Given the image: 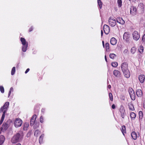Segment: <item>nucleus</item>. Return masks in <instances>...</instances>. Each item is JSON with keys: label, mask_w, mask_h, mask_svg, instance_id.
<instances>
[{"label": "nucleus", "mask_w": 145, "mask_h": 145, "mask_svg": "<svg viewBox=\"0 0 145 145\" xmlns=\"http://www.w3.org/2000/svg\"><path fill=\"white\" fill-rule=\"evenodd\" d=\"M24 137V134L22 132H20L14 135L12 138L11 141L13 144H15L20 142L23 139Z\"/></svg>", "instance_id": "1"}, {"label": "nucleus", "mask_w": 145, "mask_h": 145, "mask_svg": "<svg viewBox=\"0 0 145 145\" xmlns=\"http://www.w3.org/2000/svg\"><path fill=\"white\" fill-rule=\"evenodd\" d=\"M123 39L126 42L129 43L131 39L129 33L128 32H125L123 35Z\"/></svg>", "instance_id": "2"}, {"label": "nucleus", "mask_w": 145, "mask_h": 145, "mask_svg": "<svg viewBox=\"0 0 145 145\" xmlns=\"http://www.w3.org/2000/svg\"><path fill=\"white\" fill-rule=\"evenodd\" d=\"M128 91L131 99L133 101L135 100V99L136 96L133 89L131 87L129 88Z\"/></svg>", "instance_id": "3"}, {"label": "nucleus", "mask_w": 145, "mask_h": 145, "mask_svg": "<svg viewBox=\"0 0 145 145\" xmlns=\"http://www.w3.org/2000/svg\"><path fill=\"white\" fill-rule=\"evenodd\" d=\"M22 123V121L21 119L19 118H16L14 122V125L16 127H20Z\"/></svg>", "instance_id": "4"}, {"label": "nucleus", "mask_w": 145, "mask_h": 145, "mask_svg": "<svg viewBox=\"0 0 145 145\" xmlns=\"http://www.w3.org/2000/svg\"><path fill=\"white\" fill-rule=\"evenodd\" d=\"M132 36L134 40L137 41L140 37V34L138 32L135 31L132 33Z\"/></svg>", "instance_id": "5"}, {"label": "nucleus", "mask_w": 145, "mask_h": 145, "mask_svg": "<svg viewBox=\"0 0 145 145\" xmlns=\"http://www.w3.org/2000/svg\"><path fill=\"white\" fill-rule=\"evenodd\" d=\"M119 111L121 117L122 118L124 119L125 116L126 112L123 106H121L120 107L119 109Z\"/></svg>", "instance_id": "6"}, {"label": "nucleus", "mask_w": 145, "mask_h": 145, "mask_svg": "<svg viewBox=\"0 0 145 145\" xmlns=\"http://www.w3.org/2000/svg\"><path fill=\"white\" fill-rule=\"evenodd\" d=\"M108 22L110 25L112 27L114 26L116 24L115 20L112 17H109L108 19Z\"/></svg>", "instance_id": "7"}, {"label": "nucleus", "mask_w": 145, "mask_h": 145, "mask_svg": "<svg viewBox=\"0 0 145 145\" xmlns=\"http://www.w3.org/2000/svg\"><path fill=\"white\" fill-rule=\"evenodd\" d=\"M9 104V103L8 102H6L3 107H2L0 108V112H2V111H5L7 112V109L8 108Z\"/></svg>", "instance_id": "8"}, {"label": "nucleus", "mask_w": 145, "mask_h": 145, "mask_svg": "<svg viewBox=\"0 0 145 145\" xmlns=\"http://www.w3.org/2000/svg\"><path fill=\"white\" fill-rule=\"evenodd\" d=\"M121 67L122 71L128 69V64L126 62L122 63Z\"/></svg>", "instance_id": "9"}, {"label": "nucleus", "mask_w": 145, "mask_h": 145, "mask_svg": "<svg viewBox=\"0 0 145 145\" xmlns=\"http://www.w3.org/2000/svg\"><path fill=\"white\" fill-rule=\"evenodd\" d=\"M104 33L106 35L108 34L110 32V28L107 25L105 24L103 26Z\"/></svg>", "instance_id": "10"}, {"label": "nucleus", "mask_w": 145, "mask_h": 145, "mask_svg": "<svg viewBox=\"0 0 145 145\" xmlns=\"http://www.w3.org/2000/svg\"><path fill=\"white\" fill-rule=\"evenodd\" d=\"M124 76L126 78H129L130 76V72L129 69L122 71Z\"/></svg>", "instance_id": "11"}, {"label": "nucleus", "mask_w": 145, "mask_h": 145, "mask_svg": "<svg viewBox=\"0 0 145 145\" xmlns=\"http://www.w3.org/2000/svg\"><path fill=\"white\" fill-rule=\"evenodd\" d=\"M138 79L141 83H143L145 80V76L142 74H140L138 76Z\"/></svg>", "instance_id": "12"}, {"label": "nucleus", "mask_w": 145, "mask_h": 145, "mask_svg": "<svg viewBox=\"0 0 145 145\" xmlns=\"http://www.w3.org/2000/svg\"><path fill=\"white\" fill-rule=\"evenodd\" d=\"M36 117L37 116L36 114H34L32 116L30 121V124L32 126L34 125Z\"/></svg>", "instance_id": "13"}, {"label": "nucleus", "mask_w": 145, "mask_h": 145, "mask_svg": "<svg viewBox=\"0 0 145 145\" xmlns=\"http://www.w3.org/2000/svg\"><path fill=\"white\" fill-rule=\"evenodd\" d=\"M113 74L116 77H118L120 76L121 73L120 71L118 70H115L113 71Z\"/></svg>", "instance_id": "14"}, {"label": "nucleus", "mask_w": 145, "mask_h": 145, "mask_svg": "<svg viewBox=\"0 0 145 145\" xmlns=\"http://www.w3.org/2000/svg\"><path fill=\"white\" fill-rule=\"evenodd\" d=\"M116 21L119 23L121 24H123L125 23V21L122 18L119 17L116 19Z\"/></svg>", "instance_id": "15"}, {"label": "nucleus", "mask_w": 145, "mask_h": 145, "mask_svg": "<svg viewBox=\"0 0 145 145\" xmlns=\"http://www.w3.org/2000/svg\"><path fill=\"white\" fill-rule=\"evenodd\" d=\"M136 94L138 97H141L142 96V92L140 89H137L136 91Z\"/></svg>", "instance_id": "16"}, {"label": "nucleus", "mask_w": 145, "mask_h": 145, "mask_svg": "<svg viewBox=\"0 0 145 145\" xmlns=\"http://www.w3.org/2000/svg\"><path fill=\"white\" fill-rule=\"evenodd\" d=\"M137 8L134 6H131L130 8V13L131 14L133 15L134 14L137 12Z\"/></svg>", "instance_id": "17"}, {"label": "nucleus", "mask_w": 145, "mask_h": 145, "mask_svg": "<svg viewBox=\"0 0 145 145\" xmlns=\"http://www.w3.org/2000/svg\"><path fill=\"white\" fill-rule=\"evenodd\" d=\"M8 123H4L2 125V126L0 128V129L1 130H6L8 127Z\"/></svg>", "instance_id": "18"}, {"label": "nucleus", "mask_w": 145, "mask_h": 145, "mask_svg": "<svg viewBox=\"0 0 145 145\" xmlns=\"http://www.w3.org/2000/svg\"><path fill=\"white\" fill-rule=\"evenodd\" d=\"M138 6L140 9L143 12H144V8L145 7V5L142 3H140L139 4Z\"/></svg>", "instance_id": "19"}, {"label": "nucleus", "mask_w": 145, "mask_h": 145, "mask_svg": "<svg viewBox=\"0 0 145 145\" xmlns=\"http://www.w3.org/2000/svg\"><path fill=\"white\" fill-rule=\"evenodd\" d=\"M117 42V40L114 37L112 38L110 41L111 44L112 45H115L116 44Z\"/></svg>", "instance_id": "20"}, {"label": "nucleus", "mask_w": 145, "mask_h": 145, "mask_svg": "<svg viewBox=\"0 0 145 145\" xmlns=\"http://www.w3.org/2000/svg\"><path fill=\"white\" fill-rule=\"evenodd\" d=\"M131 136L132 138L135 140H136L138 137L137 133L134 131H133L131 133Z\"/></svg>", "instance_id": "21"}, {"label": "nucleus", "mask_w": 145, "mask_h": 145, "mask_svg": "<svg viewBox=\"0 0 145 145\" xmlns=\"http://www.w3.org/2000/svg\"><path fill=\"white\" fill-rule=\"evenodd\" d=\"M5 137L3 135H1L0 136V145H1L4 142Z\"/></svg>", "instance_id": "22"}, {"label": "nucleus", "mask_w": 145, "mask_h": 145, "mask_svg": "<svg viewBox=\"0 0 145 145\" xmlns=\"http://www.w3.org/2000/svg\"><path fill=\"white\" fill-rule=\"evenodd\" d=\"M128 106L129 110L133 111L135 110L133 105L131 103H129L128 104Z\"/></svg>", "instance_id": "23"}, {"label": "nucleus", "mask_w": 145, "mask_h": 145, "mask_svg": "<svg viewBox=\"0 0 145 145\" xmlns=\"http://www.w3.org/2000/svg\"><path fill=\"white\" fill-rule=\"evenodd\" d=\"M130 116L131 119L134 120L136 118V115L135 113L133 112H131L130 113Z\"/></svg>", "instance_id": "24"}, {"label": "nucleus", "mask_w": 145, "mask_h": 145, "mask_svg": "<svg viewBox=\"0 0 145 145\" xmlns=\"http://www.w3.org/2000/svg\"><path fill=\"white\" fill-rule=\"evenodd\" d=\"M20 40L23 45H25L28 44L27 42H26L25 39L24 38L21 37L20 38Z\"/></svg>", "instance_id": "25"}, {"label": "nucleus", "mask_w": 145, "mask_h": 145, "mask_svg": "<svg viewBox=\"0 0 145 145\" xmlns=\"http://www.w3.org/2000/svg\"><path fill=\"white\" fill-rule=\"evenodd\" d=\"M121 132L124 135V133H126V127L125 125H123L121 127Z\"/></svg>", "instance_id": "26"}, {"label": "nucleus", "mask_w": 145, "mask_h": 145, "mask_svg": "<svg viewBox=\"0 0 145 145\" xmlns=\"http://www.w3.org/2000/svg\"><path fill=\"white\" fill-rule=\"evenodd\" d=\"M44 137V134H42L41 135V136H40V137L39 138V143H40V144L42 143V142Z\"/></svg>", "instance_id": "27"}, {"label": "nucleus", "mask_w": 145, "mask_h": 145, "mask_svg": "<svg viewBox=\"0 0 145 145\" xmlns=\"http://www.w3.org/2000/svg\"><path fill=\"white\" fill-rule=\"evenodd\" d=\"M28 46V44L25 45H23L22 48V50L23 52H25L27 50V48Z\"/></svg>", "instance_id": "28"}, {"label": "nucleus", "mask_w": 145, "mask_h": 145, "mask_svg": "<svg viewBox=\"0 0 145 145\" xmlns=\"http://www.w3.org/2000/svg\"><path fill=\"white\" fill-rule=\"evenodd\" d=\"M29 124L27 123H25L24 125L23 129L24 130H27L28 127H29Z\"/></svg>", "instance_id": "29"}, {"label": "nucleus", "mask_w": 145, "mask_h": 145, "mask_svg": "<svg viewBox=\"0 0 145 145\" xmlns=\"http://www.w3.org/2000/svg\"><path fill=\"white\" fill-rule=\"evenodd\" d=\"M143 115L142 111H140L139 112V117L140 120H141L143 117Z\"/></svg>", "instance_id": "30"}, {"label": "nucleus", "mask_w": 145, "mask_h": 145, "mask_svg": "<svg viewBox=\"0 0 145 145\" xmlns=\"http://www.w3.org/2000/svg\"><path fill=\"white\" fill-rule=\"evenodd\" d=\"M136 51V48L135 46L132 47L131 49V52L133 54H134Z\"/></svg>", "instance_id": "31"}, {"label": "nucleus", "mask_w": 145, "mask_h": 145, "mask_svg": "<svg viewBox=\"0 0 145 145\" xmlns=\"http://www.w3.org/2000/svg\"><path fill=\"white\" fill-rule=\"evenodd\" d=\"M143 47L142 46H140L138 48V50L139 52L140 53H142L143 52Z\"/></svg>", "instance_id": "32"}, {"label": "nucleus", "mask_w": 145, "mask_h": 145, "mask_svg": "<svg viewBox=\"0 0 145 145\" xmlns=\"http://www.w3.org/2000/svg\"><path fill=\"white\" fill-rule=\"evenodd\" d=\"M40 131L38 129L36 130L34 133L35 136L37 137L38 136L39 134L40 133Z\"/></svg>", "instance_id": "33"}, {"label": "nucleus", "mask_w": 145, "mask_h": 145, "mask_svg": "<svg viewBox=\"0 0 145 145\" xmlns=\"http://www.w3.org/2000/svg\"><path fill=\"white\" fill-rule=\"evenodd\" d=\"M110 57L112 59L116 57V55L114 54H110L109 55Z\"/></svg>", "instance_id": "34"}, {"label": "nucleus", "mask_w": 145, "mask_h": 145, "mask_svg": "<svg viewBox=\"0 0 145 145\" xmlns=\"http://www.w3.org/2000/svg\"><path fill=\"white\" fill-rule=\"evenodd\" d=\"M117 2L118 5V7H121L122 5V1L121 0H118Z\"/></svg>", "instance_id": "35"}, {"label": "nucleus", "mask_w": 145, "mask_h": 145, "mask_svg": "<svg viewBox=\"0 0 145 145\" xmlns=\"http://www.w3.org/2000/svg\"><path fill=\"white\" fill-rule=\"evenodd\" d=\"M111 65L112 67H116L118 66V63L116 62H112V63Z\"/></svg>", "instance_id": "36"}, {"label": "nucleus", "mask_w": 145, "mask_h": 145, "mask_svg": "<svg viewBox=\"0 0 145 145\" xmlns=\"http://www.w3.org/2000/svg\"><path fill=\"white\" fill-rule=\"evenodd\" d=\"M16 71V68L15 67H13L12 69L11 72V74L12 75H13L15 72Z\"/></svg>", "instance_id": "37"}, {"label": "nucleus", "mask_w": 145, "mask_h": 145, "mask_svg": "<svg viewBox=\"0 0 145 145\" xmlns=\"http://www.w3.org/2000/svg\"><path fill=\"white\" fill-rule=\"evenodd\" d=\"M98 5L100 9H101L102 7L103 3L101 1H97Z\"/></svg>", "instance_id": "38"}, {"label": "nucleus", "mask_w": 145, "mask_h": 145, "mask_svg": "<svg viewBox=\"0 0 145 145\" xmlns=\"http://www.w3.org/2000/svg\"><path fill=\"white\" fill-rule=\"evenodd\" d=\"M109 96L110 99L112 101L113 100V98L112 94L111 93H110L109 94Z\"/></svg>", "instance_id": "39"}, {"label": "nucleus", "mask_w": 145, "mask_h": 145, "mask_svg": "<svg viewBox=\"0 0 145 145\" xmlns=\"http://www.w3.org/2000/svg\"><path fill=\"white\" fill-rule=\"evenodd\" d=\"M105 48L107 51L109 50V44L106 42L105 43Z\"/></svg>", "instance_id": "40"}, {"label": "nucleus", "mask_w": 145, "mask_h": 145, "mask_svg": "<svg viewBox=\"0 0 145 145\" xmlns=\"http://www.w3.org/2000/svg\"><path fill=\"white\" fill-rule=\"evenodd\" d=\"M14 91L13 88L12 87H11L10 89V90L9 91L8 94V97H9L10 96V94L12 92H13Z\"/></svg>", "instance_id": "41"}, {"label": "nucleus", "mask_w": 145, "mask_h": 145, "mask_svg": "<svg viewBox=\"0 0 145 145\" xmlns=\"http://www.w3.org/2000/svg\"><path fill=\"white\" fill-rule=\"evenodd\" d=\"M0 90L2 93H3L4 92V89L2 86H0Z\"/></svg>", "instance_id": "42"}, {"label": "nucleus", "mask_w": 145, "mask_h": 145, "mask_svg": "<svg viewBox=\"0 0 145 145\" xmlns=\"http://www.w3.org/2000/svg\"><path fill=\"white\" fill-rule=\"evenodd\" d=\"M2 112L3 113V114L2 115L1 119L4 120L5 117V114L6 112H5V111H2Z\"/></svg>", "instance_id": "43"}, {"label": "nucleus", "mask_w": 145, "mask_h": 145, "mask_svg": "<svg viewBox=\"0 0 145 145\" xmlns=\"http://www.w3.org/2000/svg\"><path fill=\"white\" fill-rule=\"evenodd\" d=\"M44 119L43 117L42 116H41L40 118V121L41 123H42L44 122Z\"/></svg>", "instance_id": "44"}, {"label": "nucleus", "mask_w": 145, "mask_h": 145, "mask_svg": "<svg viewBox=\"0 0 145 145\" xmlns=\"http://www.w3.org/2000/svg\"><path fill=\"white\" fill-rule=\"evenodd\" d=\"M33 29V26H31L29 29V32H31Z\"/></svg>", "instance_id": "45"}, {"label": "nucleus", "mask_w": 145, "mask_h": 145, "mask_svg": "<svg viewBox=\"0 0 145 145\" xmlns=\"http://www.w3.org/2000/svg\"><path fill=\"white\" fill-rule=\"evenodd\" d=\"M142 41L145 42V34L143 35L142 39Z\"/></svg>", "instance_id": "46"}, {"label": "nucleus", "mask_w": 145, "mask_h": 145, "mask_svg": "<svg viewBox=\"0 0 145 145\" xmlns=\"http://www.w3.org/2000/svg\"><path fill=\"white\" fill-rule=\"evenodd\" d=\"M128 51V50L127 49H125L123 51V53L124 54H126L127 52Z\"/></svg>", "instance_id": "47"}, {"label": "nucleus", "mask_w": 145, "mask_h": 145, "mask_svg": "<svg viewBox=\"0 0 145 145\" xmlns=\"http://www.w3.org/2000/svg\"><path fill=\"white\" fill-rule=\"evenodd\" d=\"M112 108L113 109H114L115 108V106L114 104H113L112 106Z\"/></svg>", "instance_id": "48"}, {"label": "nucleus", "mask_w": 145, "mask_h": 145, "mask_svg": "<svg viewBox=\"0 0 145 145\" xmlns=\"http://www.w3.org/2000/svg\"><path fill=\"white\" fill-rule=\"evenodd\" d=\"M30 69L29 68H28L26 70L25 72V73H27L29 71Z\"/></svg>", "instance_id": "49"}, {"label": "nucleus", "mask_w": 145, "mask_h": 145, "mask_svg": "<svg viewBox=\"0 0 145 145\" xmlns=\"http://www.w3.org/2000/svg\"><path fill=\"white\" fill-rule=\"evenodd\" d=\"M143 105L144 108L145 109V99L144 100V103Z\"/></svg>", "instance_id": "50"}, {"label": "nucleus", "mask_w": 145, "mask_h": 145, "mask_svg": "<svg viewBox=\"0 0 145 145\" xmlns=\"http://www.w3.org/2000/svg\"><path fill=\"white\" fill-rule=\"evenodd\" d=\"M3 121H4V120L1 119V120L0 121V125H1L2 124L3 122Z\"/></svg>", "instance_id": "51"}, {"label": "nucleus", "mask_w": 145, "mask_h": 145, "mask_svg": "<svg viewBox=\"0 0 145 145\" xmlns=\"http://www.w3.org/2000/svg\"><path fill=\"white\" fill-rule=\"evenodd\" d=\"M45 111V109H44L42 108L41 110V112H42L43 113H44Z\"/></svg>", "instance_id": "52"}, {"label": "nucleus", "mask_w": 145, "mask_h": 145, "mask_svg": "<svg viewBox=\"0 0 145 145\" xmlns=\"http://www.w3.org/2000/svg\"><path fill=\"white\" fill-rule=\"evenodd\" d=\"M105 60L106 61V62H107V58H106V55L105 56Z\"/></svg>", "instance_id": "53"}, {"label": "nucleus", "mask_w": 145, "mask_h": 145, "mask_svg": "<svg viewBox=\"0 0 145 145\" xmlns=\"http://www.w3.org/2000/svg\"><path fill=\"white\" fill-rule=\"evenodd\" d=\"M101 37H102L103 36V31L102 30H101Z\"/></svg>", "instance_id": "54"}, {"label": "nucleus", "mask_w": 145, "mask_h": 145, "mask_svg": "<svg viewBox=\"0 0 145 145\" xmlns=\"http://www.w3.org/2000/svg\"><path fill=\"white\" fill-rule=\"evenodd\" d=\"M108 88L109 89H110L111 88V86L110 85H108Z\"/></svg>", "instance_id": "55"}, {"label": "nucleus", "mask_w": 145, "mask_h": 145, "mask_svg": "<svg viewBox=\"0 0 145 145\" xmlns=\"http://www.w3.org/2000/svg\"><path fill=\"white\" fill-rule=\"evenodd\" d=\"M102 44L104 47H105L104 42L103 41H102Z\"/></svg>", "instance_id": "56"}, {"label": "nucleus", "mask_w": 145, "mask_h": 145, "mask_svg": "<svg viewBox=\"0 0 145 145\" xmlns=\"http://www.w3.org/2000/svg\"><path fill=\"white\" fill-rule=\"evenodd\" d=\"M16 145H21V144L20 143H18L16 144Z\"/></svg>", "instance_id": "57"}, {"label": "nucleus", "mask_w": 145, "mask_h": 145, "mask_svg": "<svg viewBox=\"0 0 145 145\" xmlns=\"http://www.w3.org/2000/svg\"><path fill=\"white\" fill-rule=\"evenodd\" d=\"M101 1V0H97V1Z\"/></svg>", "instance_id": "58"}, {"label": "nucleus", "mask_w": 145, "mask_h": 145, "mask_svg": "<svg viewBox=\"0 0 145 145\" xmlns=\"http://www.w3.org/2000/svg\"><path fill=\"white\" fill-rule=\"evenodd\" d=\"M129 1H132V0H129Z\"/></svg>", "instance_id": "59"}]
</instances>
